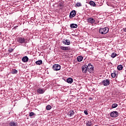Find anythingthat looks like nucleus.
Segmentation results:
<instances>
[{"instance_id":"nucleus-14","label":"nucleus","mask_w":126,"mask_h":126,"mask_svg":"<svg viewBox=\"0 0 126 126\" xmlns=\"http://www.w3.org/2000/svg\"><path fill=\"white\" fill-rule=\"evenodd\" d=\"M67 83L71 84L73 82V79L72 78H68L66 80Z\"/></svg>"},{"instance_id":"nucleus-9","label":"nucleus","mask_w":126,"mask_h":126,"mask_svg":"<svg viewBox=\"0 0 126 126\" xmlns=\"http://www.w3.org/2000/svg\"><path fill=\"white\" fill-rule=\"evenodd\" d=\"M88 22L91 24H94V23H95V20L94 18H90L88 19Z\"/></svg>"},{"instance_id":"nucleus-32","label":"nucleus","mask_w":126,"mask_h":126,"mask_svg":"<svg viewBox=\"0 0 126 126\" xmlns=\"http://www.w3.org/2000/svg\"><path fill=\"white\" fill-rule=\"evenodd\" d=\"M84 113L85 115H88V112L86 110H85Z\"/></svg>"},{"instance_id":"nucleus-25","label":"nucleus","mask_w":126,"mask_h":126,"mask_svg":"<svg viewBox=\"0 0 126 126\" xmlns=\"http://www.w3.org/2000/svg\"><path fill=\"white\" fill-rule=\"evenodd\" d=\"M117 107H118V104L117 103H113L112 105V108H113V109H115V108H117Z\"/></svg>"},{"instance_id":"nucleus-1","label":"nucleus","mask_w":126,"mask_h":126,"mask_svg":"<svg viewBox=\"0 0 126 126\" xmlns=\"http://www.w3.org/2000/svg\"><path fill=\"white\" fill-rule=\"evenodd\" d=\"M99 32L100 34L105 35V34H107V33L109 32V28L105 27L104 28H100L99 29Z\"/></svg>"},{"instance_id":"nucleus-13","label":"nucleus","mask_w":126,"mask_h":126,"mask_svg":"<svg viewBox=\"0 0 126 126\" xmlns=\"http://www.w3.org/2000/svg\"><path fill=\"white\" fill-rule=\"evenodd\" d=\"M10 126H17V123L14 122V121H11L9 124Z\"/></svg>"},{"instance_id":"nucleus-19","label":"nucleus","mask_w":126,"mask_h":126,"mask_svg":"<svg viewBox=\"0 0 126 126\" xmlns=\"http://www.w3.org/2000/svg\"><path fill=\"white\" fill-rule=\"evenodd\" d=\"M37 92L39 93V94H43V93H44V90L41 89H38Z\"/></svg>"},{"instance_id":"nucleus-4","label":"nucleus","mask_w":126,"mask_h":126,"mask_svg":"<svg viewBox=\"0 0 126 126\" xmlns=\"http://www.w3.org/2000/svg\"><path fill=\"white\" fill-rule=\"evenodd\" d=\"M82 70L83 73H87L88 71V66H87V65L85 64L83 65L82 67Z\"/></svg>"},{"instance_id":"nucleus-15","label":"nucleus","mask_w":126,"mask_h":126,"mask_svg":"<svg viewBox=\"0 0 126 126\" xmlns=\"http://www.w3.org/2000/svg\"><path fill=\"white\" fill-rule=\"evenodd\" d=\"M77 24H71L70 25V27L71 28L74 29V28H77Z\"/></svg>"},{"instance_id":"nucleus-12","label":"nucleus","mask_w":126,"mask_h":126,"mask_svg":"<svg viewBox=\"0 0 126 126\" xmlns=\"http://www.w3.org/2000/svg\"><path fill=\"white\" fill-rule=\"evenodd\" d=\"M63 42L64 45H70V41L68 39L64 40Z\"/></svg>"},{"instance_id":"nucleus-26","label":"nucleus","mask_w":126,"mask_h":126,"mask_svg":"<svg viewBox=\"0 0 126 126\" xmlns=\"http://www.w3.org/2000/svg\"><path fill=\"white\" fill-rule=\"evenodd\" d=\"M46 109L47 110V111H50V110L52 109V106L51 105H47Z\"/></svg>"},{"instance_id":"nucleus-20","label":"nucleus","mask_w":126,"mask_h":126,"mask_svg":"<svg viewBox=\"0 0 126 126\" xmlns=\"http://www.w3.org/2000/svg\"><path fill=\"white\" fill-rule=\"evenodd\" d=\"M111 76L113 78L116 77L117 76V74H116V71H114L113 73H111Z\"/></svg>"},{"instance_id":"nucleus-33","label":"nucleus","mask_w":126,"mask_h":126,"mask_svg":"<svg viewBox=\"0 0 126 126\" xmlns=\"http://www.w3.org/2000/svg\"><path fill=\"white\" fill-rule=\"evenodd\" d=\"M123 31H124V32H126V28L124 29Z\"/></svg>"},{"instance_id":"nucleus-21","label":"nucleus","mask_w":126,"mask_h":126,"mask_svg":"<svg viewBox=\"0 0 126 126\" xmlns=\"http://www.w3.org/2000/svg\"><path fill=\"white\" fill-rule=\"evenodd\" d=\"M90 4L92 6H95V5H96V3H95V2L93 1H90Z\"/></svg>"},{"instance_id":"nucleus-5","label":"nucleus","mask_w":126,"mask_h":126,"mask_svg":"<svg viewBox=\"0 0 126 126\" xmlns=\"http://www.w3.org/2000/svg\"><path fill=\"white\" fill-rule=\"evenodd\" d=\"M53 68L54 70H60L61 69V65L58 64H55L53 65Z\"/></svg>"},{"instance_id":"nucleus-35","label":"nucleus","mask_w":126,"mask_h":126,"mask_svg":"<svg viewBox=\"0 0 126 126\" xmlns=\"http://www.w3.org/2000/svg\"><path fill=\"white\" fill-rule=\"evenodd\" d=\"M0 34H1V33H0Z\"/></svg>"},{"instance_id":"nucleus-31","label":"nucleus","mask_w":126,"mask_h":126,"mask_svg":"<svg viewBox=\"0 0 126 126\" xmlns=\"http://www.w3.org/2000/svg\"><path fill=\"white\" fill-rule=\"evenodd\" d=\"M9 53H12L13 52V48H10L8 50Z\"/></svg>"},{"instance_id":"nucleus-2","label":"nucleus","mask_w":126,"mask_h":126,"mask_svg":"<svg viewBox=\"0 0 126 126\" xmlns=\"http://www.w3.org/2000/svg\"><path fill=\"white\" fill-rule=\"evenodd\" d=\"M110 117L112 118H117L119 117V112L117 111H113L110 113Z\"/></svg>"},{"instance_id":"nucleus-30","label":"nucleus","mask_w":126,"mask_h":126,"mask_svg":"<svg viewBox=\"0 0 126 126\" xmlns=\"http://www.w3.org/2000/svg\"><path fill=\"white\" fill-rule=\"evenodd\" d=\"M34 115H35V113H34V112H31L30 113V117H33V116H34Z\"/></svg>"},{"instance_id":"nucleus-27","label":"nucleus","mask_w":126,"mask_h":126,"mask_svg":"<svg viewBox=\"0 0 126 126\" xmlns=\"http://www.w3.org/2000/svg\"><path fill=\"white\" fill-rule=\"evenodd\" d=\"M17 72H18V71L16 69H13L12 71H11V73L12 74H14L15 73H17Z\"/></svg>"},{"instance_id":"nucleus-24","label":"nucleus","mask_w":126,"mask_h":126,"mask_svg":"<svg viewBox=\"0 0 126 126\" xmlns=\"http://www.w3.org/2000/svg\"><path fill=\"white\" fill-rule=\"evenodd\" d=\"M94 70V69L93 68V67H90L89 69V72H90V73H92Z\"/></svg>"},{"instance_id":"nucleus-10","label":"nucleus","mask_w":126,"mask_h":126,"mask_svg":"<svg viewBox=\"0 0 126 126\" xmlns=\"http://www.w3.org/2000/svg\"><path fill=\"white\" fill-rule=\"evenodd\" d=\"M74 115V111L72 110H71L68 111L67 113V116L68 117H72Z\"/></svg>"},{"instance_id":"nucleus-18","label":"nucleus","mask_w":126,"mask_h":126,"mask_svg":"<svg viewBox=\"0 0 126 126\" xmlns=\"http://www.w3.org/2000/svg\"><path fill=\"white\" fill-rule=\"evenodd\" d=\"M36 64H38V65H40V64H42L43 63V61L42 60H39L38 61H36L35 62Z\"/></svg>"},{"instance_id":"nucleus-34","label":"nucleus","mask_w":126,"mask_h":126,"mask_svg":"<svg viewBox=\"0 0 126 126\" xmlns=\"http://www.w3.org/2000/svg\"><path fill=\"white\" fill-rule=\"evenodd\" d=\"M90 100H92V98H90Z\"/></svg>"},{"instance_id":"nucleus-17","label":"nucleus","mask_w":126,"mask_h":126,"mask_svg":"<svg viewBox=\"0 0 126 126\" xmlns=\"http://www.w3.org/2000/svg\"><path fill=\"white\" fill-rule=\"evenodd\" d=\"M92 122L91 121H87L86 123V126H92Z\"/></svg>"},{"instance_id":"nucleus-3","label":"nucleus","mask_w":126,"mask_h":126,"mask_svg":"<svg viewBox=\"0 0 126 126\" xmlns=\"http://www.w3.org/2000/svg\"><path fill=\"white\" fill-rule=\"evenodd\" d=\"M17 42L20 44H24V43H26V39L23 37H19L17 39Z\"/></svg>"},{"instance_id":"nucleus-16","label":"nucleus","mask_w":126,"mask_h":126,"mask_svg":"<svg viewBox=\"0 0 126 126\" xmlns=\"http://www.w3.org/2000/svg\"><path fill=\"white\" fill-rule=\"evenodd\" d=\"M77 60L78 61V62H82L83 60V57L80 56H79L77 58Z\"/></svg>"},{"instance_id":"nucleus-29","label":"nucleus","mask_w":126,"mask_h":126,"mask_svg":"<svg viewBox=\"0 0 126 126\" xmlns=\"http://www.w3.org/2000/svg\"><path fill=\"white\" fill-rule=\"evenodd\" d=\"M87 66H88V69H89L90 68V67H93V66H92V64H91V63H89L88 64V65H87Z\"/></svg>"},{"instance_id":"nucleus-6","label":"nucleus","mask_w":126,"mask_h":126,"mask_svg":"<svg viewBox=\"0 0 126 126\" xmlns=\"http://www.w3.org/2000/svg\"><path fill=\"white\" fill-rule=\"evenodd\" d=\"M102 84L104 86H107V85L110 84V81H109L108 79H105L102 82Z\"/></svg>"},{"instance_id":"nucleus-23","label":"nucleus","mask_w":126,"mask_h":126,"mask_svg":"<svg viewBox=\"0 0 126 126\" xmlns=\"http://www.w3.org/2000/svg\"><path fill=\"white\" fill-rule=\"evenodd\" d=\"M123 68V67L122 65H119L117 66V69H118V70H122Z\"/></svg>"},{"instance_id":"nucleus-22","label":"nucleus","mask_w":126,"mask_h":126,"mask_svg":"<svg viewBox=\"0 0 126 126\" xmlns=\"http://www.w3.org/2000/svg\"><path fill=\"white\" fill-rule=\"evenodd\" d=\"M80 6H82V4H81V3L80 2H77L76 3V4H75V7H79Z\"/></svg>"},{"instance_id":"nucleus-28","label":"nucleus","mask_w":126,"mask_h":126,"mask_svg":"<svg viewBox=\"0 0 126 126\" xmlns=\"http://www.w3.org/2000/svg\"><path fill=\"white\" fill-rule=\"evenodd\" d=\"M116 57H117V54L115 53H113L111 54V58H113L114 59V58H116Z\"/></svg>"},{"instance_id":"nucleus-11","label":"nucleus","mask_w":126,"mask_h":126,"mask_svg":"<svg viewBox=\"0 0 126 126\" xmlns=\"http://www.w3.org/2000/svg\"><path fill=\"white\" fill-rule=\"evenodd\" d=\"M22 61L24 63H27L29 61V58L27 56H25L22 58Z\"/></svg>"},{"instance_id":"nucleus-8","label":"nucleus","mask_w":126,"mask_h":126,"mask_svg":"<svg viewBox=\"0 0 126 126\" xmlns=\"http://www.w3.org/2000/svg\"><path fill=\"white\" fill-rule=\"evenodd\" d=\"M60 49H61V50H63V51H69V50H70V47L61 46Z\"/></svg>"},{"instance_id":"nucleus-7","label":"nucleus","mask_w":126,"mask_h":126,"mask_svg":"<svg viewBox=\"0 0 126 126\" xmlns=\"http://www.w3.org/2000/svg\"><path fill=\"white\" fill-rule=\"evenodd\" d=\"M76 15V12H75V10H73L70 12L69 14V17L70 18H72V17H74Z\"/></svg>"}]
</instances>
